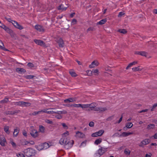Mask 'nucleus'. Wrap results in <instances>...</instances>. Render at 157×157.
<instances>
[{
    "label": "nucleus",
    "instance_id": "35",
    "mask_svg": "<svg viewBox=\"0 0 157 157\" xmlns=\"http://www.w3.org/2000/svg\"><path fill=\"white\" fill-rule=\"evenodd\" d=\"M131 151L128 149H125L124 151V153L125 154L129 155Z\"/></svg>",
    "mask_w": 157,
    "mask_h": 157
},
{
    "label": "nucleus",
    "instance_id": "47",
    "mask_svg": "<svg viewBox=\"0 0 157 157\" xmlns=\"http://www.w3.org/2000/svg\"><path fill=\"white\" fill-rule=\"evenodd\" d=\"M70 73L71 75L73 77H75L77 76L76 73L74 72L70 71Z\"/></svg>",
    "mask_w": 157,
    "mask_h": 157
},
{
    "label": "nucleus",
    "instance_id": "62",
    "mask_svg": "<svg viewBox=\"0 0 157 157\" xmlns=\"http://www.w3.org/2000/svg\"><path fill=\"white\" fill-rule=\"evenodd\" d=\"M148 110V109H143V110H142L141 111H139V113H141L142 112H146Z\"/></svg>",
    "mask_w": 157,
    "mask_h": 157
},
{
    "label": "nucleus",
    "instance_id": "58",
    "mask_svg": "<svg viewBox=\"0 0 157 157\" xmlns=\"http://www.w3.org/2000/svg\"><path fill=\"white\" fill-rule=\"evenodd\" d=\"M40 113V111H38L37 112H36V111L34 112L32 114L33 115L35 116V115H36L37 114H38Z\"/></svg>",
    "mask_w": 157,
    "mask_h": 157
},
{
    "label": "nucleus",
    "instance_id": "48",
    "mask_svg": "<svg viewBox=\"0 0 157 157\" xmlns=\"http://www.w3.org/2000/svg\"><path fill=\"white\" fill-rule=\"evenodd\" d=\"M20 112V110H16L13 111H12L13 115L17 114L18 113Z\"/></svg>",
    "mask_w": 157,
    "mask_h": 157
},
{
    "label": "nucleus",
    "instance_id": "43",
    "mask_svg": "<svg viewBox=\"0 0 157 157\" xmlns=\"http://www.w3.org/2000/svg\"><path fill=\"white\" fill-rule=\"evenodd\" d=\"M21 144L23 145H26L28 144V141L25 140H23L21 141Z\"/></svg>",
    "mask_w": 157,
    "mask_h": 157
},
{
    "label": "nucleus",
    "instance_id": "3",
    "mask_svg": "<svg viewBox=\"0 0 157 157\" xmlns=\"http://www.w3.org/2000/svg\"><path fill=\"white\" fill-rule=\"evenodd\" d=\"M6 19L8 21L11 22L14 25V27L17 29H18L20 30H21L23 29L24 28L21 25L19 24L16 21L12 20L10 18H6Z\"/></svg>",
    "mask_w": 157,
    "mask_h": 157
},
{
    "label": "nucleus",
    "instance_id": "54",
    "mask_svg": "<svg viewBox=\"0 0 157 157\" xmlns=\"http://www.w3.org/2000/svg\"><path fill=\"white\" fill-rule=\"evenodd\" d=\"M17 155L18 157H25L24 155L21 153L18 154Z\"/></svg>",
    "mask_w": 157,
    "mask_h": 157
},
{
    "label": "nucleus",
    "instance_id": "23",
    "mask_svg": "<svg viewBox=\"0 0 157 157\" xmlns=\"http://www.w3.org/2000/svg\"><path fill=\"white\" fill-rule=\"evenodd\" d=\"M105 151V149H103L102 148H100L98 150V154L101 155H103Z\"/></svg>",
    "mask_w": 157,
    "mask_h": 157
},
{
    "label": "nucleus",
    "instance_id": "53",
    "mask_svg": "<svg viewBox=\"0 0 157 157\" xmlns=\"http://www.w3.org/2000/svg\"><path fill=\"white\" fill-rule=\"evenodd\" d=\"M89 125L90 127H93L94 126V123L93 121H91L90 122Z\"/></svg>",
    "mask_w": 157,
    "mask_h": 157
},
{
    "label": "nucleus",
    "instance_id": "12",
    "mask_svg": "<svg viewBox=\"0 0 157 157\" xmlns=\"http://www.w3.org/2000/svg\"><path fill=\"white\" fill-rule=\"evenodd\" d=\"M133 124L131 122H128L126 123L125 126L123 128L124 130H127V128H130L133 126Z\"/></svg>",
    "mask_w": 157,
    "mask_h": 157
},
{
    "label": "nucleus",
    "instance_id": "17",
    "mask_svg": "<svg viewBox=\"0 0 157 157\" xmlns=\"http://www.w3.org/2000/svg\"><path fill=\"white\" fill-rule=\"evenodd\" d=\"M45 128L44 126L41 125H39V131H38V133L39 132H40L42 133H44L45 132Z\"/></svg>",
    "mask_w": 157,
    "mask_h": 157
},
{
    "label": "nucleus",
    "instance_id": "41",
    "mask_svg": "<svg viewBox=\"0 0 157 157\" xmlns=\"http://www.w3.org/2000/svg\"><path fill=\"white\" fill-rule=\"evenodd\" d=\"M34 77V76L33 75H26L25 76V78L26 79H31L33 78Z\"/></svg>",
    "mask_w": 157,
    "mask_h": 157
},
{
    "label": "nucleus",
    "instance_id": "15",
    "mask_svg": "<svg viewBox=\"0 0 157 157\" xmlns=\"http://www.w3.org/2000/svg\"><path fill=\"white\" fill-rule=\"evenodd\" d=\"M99 64V63L97 61H93L89 66L90 68H92L95 67V66H98Z\"/></svg>",
    "mask_w": 157,
    "mask_h": 157
},
{
    "label": "nucleus",
    "instance_id": "31",
    "mask_svg": "<svg viewBox=\"0 0 157 157\" xmlns=\"http://www.w3.org/2000/svg\"><path fill=\"white\" fill-rule=\"evenodd\" d=\"M58 9L59 10H66L67 7H64L63 5H61L59 6Z\"/></svg>",
    "mask_w": 157,
    "mask_h": 157
},
{
    "label": "nucleus",
    "instance_id": "29",
    "mask_svg": "<svg viewBox=\"0 0 157 157\" xmlns=\"http://www.w3.org/2000/svg\"><path fill=\"white\" fill-rule=\"evenodd\" d=\"M9 127L7 126H5L4 128V131L7 134H9L10 132L9 131Z\"/></svg>",
    "mask_w": 157,
    "mask_h": 157
},
{
    "label": "nucleus",
    "instance_id": "52",
    "mask_svg": "<svg viewBox=\"0 0 157 157\" xmlns=\"http://www.w3.org/2000/svg\"><path fill=\"white\" fill-rule=\"evenodd\" d=\"M45 122L46 123H48V124H52L53 123V122L52 121L50 120H48V119H47V120H45Z\"/></svg>",
    "mask_w": 157,
    "mask_h": 157
},
{
    "label": "nucleus",
    "instance_id": "27",
    "mask_svg": "<svg viewBox=\"0 0 157 157\" xmlns=\"http://www.w3.org/2000/svg\"><path fill=\"white\" fill-rule=\"evenodd\" d=\"M9 101L8 99L7 98H5L4 99L0 101V103L4 104L8 102Z\"/></svg>",
    "mask_w": 157,
    "mask_h": 157
},
{
    "label": "nucleus",
    "instance_id": "36",
    "mask_svg": "<svg viewBox=\"0 0 157 157\" xmlns=\"http://www.w3.org/2000/svg\"><path fill=\"white\" fill-rule=\"evenodd\" d=\"M89 107V104H81V108L83 109L88 108Z\"/></svg>",
    "mask_w": 157,
    "mask_h": 157
},
{
    "label": "nucleus",
    "instance_id": "10",
    "mask_svg": "<svg viewBox=\"0 0 157 157\" xmlns=\"http://www.w3.org/2000/svg\"><path fill=\"white\" fill-rule=\"evenodd\" d=\"M150 142V140L149 139H145L141 142L139 146L140 147H143L144 145L148 144Z\"/></svg>",
    "mask_w": 157,
    "mask_h": 157
},
{
    "label": "nucleus",
    "instance_id": "4",
    "mask_svg": "<svg viewBox=\"0 0 157 157\" xmlns=\"http://www.w3.org/2000/svg\"><path fill=\"white\" fill-rule=\"evenodd\" d=\"M30 133L32 137H36L38 136V132L33 126H31L30 127Z\"/></svg>",
    "mask_w": 157,
    "mask_h": 157
},
{
    "label": "nucleus",
    "instance_id": "61",
    "mask_svg": "<svg viewBox=\"0 0 157 157\" xmlns=\"http://www.w3.org/2000/svg\"><path fill=\"white\" fill-rule=\"evenodd\" d=\"M71 22L73 25L75 24L77 22V20L76 19H74L72 20Z\"/></svg>",
    "mask_w": 157,
    "mask_h": 157
},
{
    "label": "nucleus",
    "instance_id": "37",
    "mask_svg": "<svg viewBox=\"0 0 157 157\" xmlns=\"http://www.w3.org/2000/svg\"><path fill=\"white\" fill-rule=\"evenodd\" d=\"M101 141V138H99L96 140L94 142L95 144L98 145L100 144Z\"/></svg>",
    "mask_w": 157,
    "mask_h": 157
},
{
    "label": "nucleus",
    "instance_id": "38",
    "mask_svg": "<svg viewBox=\"0 0 157 157\" xmlns=\"http://www.w3.org/2000/svg\"><path fill=\"white\" fill-rule=\"evenodd\" d=\"M22 101H19L14 102V104L16 105H18L21 106Z\"/></svg>",
    "mask_w": 157,
    "mask_h": 157
},
{
    "label": "nucleus",
    "instance_id": "33",
    "mask_svg": "<svg viewBox=\"0 0 157 157\" xmlns=\"http://www.w3.org/2000/svg\"><path fill=\"white\" fill-rule=\"evenodd\" d=\"M155 127V125L153 124H150L147 125V128L150 129L153 128Z\"/></svg>",
    "mask_w": 157,
    "mask_h": 157
},
{
    "label": "nucleus",
    "instance_id": "39",
    "mask_svg": "<svg viewBox=\"0 0 157 157\" xmlns=\"http://www.w3.org/2000/svg\"><path fill=\"white\" fill-rule=\"evenodd\" d=\"M106 20L105 19H102L99 22L98 24H99L101 25L104 24L106 22Z\"/></svg>",
    "mask_w": 157,
    "mask_h": 157
},
{
    "label": "nucleus",
    "instance_id": "45",
    "mask_svg": "<svg viewBox=\"0 0 157 157\" xmlns=\"http://www.w3.org/2000/svg\"><path fill=\"white\" fill-rule=\"evenodd\" d=\"M147 54V52L144 51H141L140 52V55L146 57Z\"/></svg>",
    "mask_w": 157,
    "mask_h": 157
},
{
    "label": "nucleus",
    "instance_id": "14",
    "mask_svg": "<svg viewBox=\"0 0 157 157\" xmlns=\"http://www.w3.org/2000/svg\"><path fill=\"white\" fill-rule=\"evenodd\" d=\"M57 43L59 44V45L60 47L63 48L64 46V43L63 40L60 38L57 40Z\"/></svg>",
    "mask_w": 157,
    "mask_h": 157
},
{
    "label": "nucleus",
    "instance_id": "57",
    "mask_svg": "<svg viewBox=\"0 0 157 157\" xmlns=\"http://www.w3.org/2000/svg\"><path fill=\"white\" fill-rule=\"evenodd\" d=\"M49 109H44V110H41L40 111V113L41 112H43V113H48V111H47V110Z\"/></svg>",
    "mask_w": 157,
    "mask_h": 157
},
{
    "label": "nucleus",
    "instance_id": "60",
    "mask_svg": "<svg viewBox=\"0 0 157 157\" xmlns=\"http://www.w3.org/2000/svg\"><path fill=\"white\" fill-rule=\"evenodd\" d=\"M113 116H112L110 117H109L107 119V121H110L112 119H113Z\"/></svg>",
    "mask_w": 157,
    "mask_h": 157
},
{
    "label": "nucleus",
    "instance_id": "11",
    "mask_svg": "<svg viewBox=\"0 0 157 157\" xmlns=\"http://www.w3.org/2000/svg\"><path fill=\"white\" fill-rule=\"evenodd\" d=\"M97 104L95 102H93L91 104H89V108L90 109V110L94 111V109L96 108L97 106Z\"/></svg>",
    "mask_w": 157,
    "mask_h": 157
},
{
    "label": "nucleus",
    "instance_id": "25",
    "mask_svg": "<svg viewBox=\"0 0 157 157\" xmlns=\"http://www.w3.org/2000/svg\"><path fill=\"white\" fill-rule=\"evenodd\" d=\"M132 70L134 71H141L142 70V69L140 68V66H138L136 67L132 68Z\"/></svg>",
    "mask_w": 157,
    "mask_h": 157
},
{
    "label": "nucleus",
    "instance_id": "8",
    "mask_svg": "<svg viewBox=\"0 0 157 157\" xmlns=\"http://www.w3.org/2000/svg\"><path fill=\"white\" fill-rule=\"evenodd\" d=\"M35 28L37 31L40 32H44L45 31L44 28L42 26L40 25H36L35 26Z\"/></svg>",
    "mask_w": 157,
    "mask_h": 157
},
{
    "label": "nucleus",
    "instance_id": "56",
    "mask_svg": "<svg viewBox=\"0 0 157 157\" xmlns=\"http://www.w3.org/2000/svg\"><path fill=\"white\" fill-rule=\"evenodd\" d=\"M55 117L58 119H60L62 117V116L59 114L56 115Z\"/></svg>",
    "mask_w": 157,
    "mask_h": 157
},
{
    "label": "nucleus",
    "instance_id": "22",
    "mask_svg": "<svg viewBox=\"0 0 157 157\" xmlns=\"http://www.w3.org/2000/svg\"><path fill=\"white\" fill-rule=\"evenodd\" d=\"M75 101L73 98H70L68 99H67L64 100V102L65 103H68L72 102H73Z\"/></svg>",
    "mask_w": 157,
    "mask_h": 157
},
{
    "label": "nucleus",
    "instance_id": "16",
    "mask_svg": "<svg viewBox=\"0 0 157 157\" xmlns=\"http://www.w3.org/2000/svg\"><path fill=\"white\" fill-rule=\"evenodd\" d=\"M16 71L17 72L20 74L24 73L26 72V70L25 69L20 67L17 68Z\"/></svg>",
    "mask_w": 157,
    "mask_h": 157
},
{
    "label": "nucleus",
    "instance_id": "1",
    "mask_svg": "<svg viewBox=\"0 0 157 157\" xmlns=\"http://www.w3.org/2000/svg\"><path fill=\"white\" fill-rule=\"evenodd\" d=\"M74 143V141L72 140L71 143L67 138H61L59 141L60 144L66 146L65 147L67 149L71 147L73 144Z\"/></svg>",
    "mask_w": 157,
    "mask_h": 157
},
{
    "label": "nucleus",
    "instance_id": "13",
    "mask_svg": "<svg viewBox=\"0 0 157 157\" xmlns=\"http://www.w3.org/2000/svg\"><path fill=\"white\" fill-rule=\"evenodd\" d=\"M107 110L105 107H97L94 109L95 111H98L99 112H102Z\"/></svg>",
    "mask_w": 157,
    "mask_h": 157
},
{
    "label": "nucleus",
    "instance_id": "32",
    "mask_svg": "<svg viewBox=\"0 0 157 157\" xmlns=\"http://www.w3.org/2000/svg\"><path fill=\"white\" fill-rule=\"evenodd\" d=\"M93 73L94 75H98L99 73V71L98 69H93L92 71V74Z\"/></svg>",
    "mask_w": 157,
    "mask_h": 157
},
{
    "label": "nucleus",
    "instance_id": "9",
    "mask_svg": "<svg viewBox=\"0 0 157 157\" xmlns=\"http://www.w3.org/2000/svg\"><path fill=\"white\" fill-rule=\"evenodd\" d=\"M34 41L37 44L39 45L43 46H46L45 43L42 40L35 39Z\"/></svg>",
    "mask_w": 157,
    "mask_h": 157
},
{
    "label": "nucleus",
    "instance_id": "30",
    "mask_svg": "<svg viewBox=\"0 0 157 157\" xmlns=\"http://www.w3.org/2000/svg\"><path fill=\"white\" fill-rule=\"evenodd\" d=\"M117 31L120 33H123L124 34H126L127 33V31L126 30V29H118V30Z\"/></svg>",
    "mask_w": 157,
    "mask_h": 157
},
{
    "label": "nucleus",
    "instance_id": "63",
    "mask_svg": "<svg viewBox=\"0 0 157 157\" xmlns=\"http://www.w3.org/2000/svg\"><path fill=\"white\" fill-rule=\"evenodd\" d=\"M55 111H48V114H52V113H56Z\"/></svg>",
    "mask_w": 157,
    "mask_h": 157
},
{
    "label": "nucleus",
    "instance_id": "46",
    "mask_svg": "<svg viewBox=\"0 0 157 157\" xmlns=\"http://www.w3.org/2000/svg\"><path fill=\"white\" fill-rule=\"evenodd\" d=\"M157 106V103L154 104L152 106L151 110V111H153L154 109Z\"/></svg>",
    "mask_w": 157,
    "mask_h": 157
},
{
    "label": "nucleus",
    "instance_id": "28",
    "mask_svg": "<svg viewBox=\"0 0 157 157\" xmlns=\"http://www.w3.org/2000/svg\"><path fill=\"white\" fill-rule=\"evenodd\" d=\"M0 48L3 50L8 51V50L6 49L4 47V45L2 42L0 40Z\"/></svg>",
    "mask_w": 157,
    "mask_h": 157
},
{
    "label": "nucleus",
    "instance_id": "59",
    "mask_svg": "<svg viewBox=\"0 0 157 157\" xmlns=\"http://www.w3.org/2000/svg\"><path fill=\"white\" fill-rule=\"evenodd\" d=\"M124 14V13L122 12H120L118 15V17H121Z\"/></svg>",
    "mask_w": 157,
    "mask_h": 157
},
{
    "label": "nucleus",
    "instance_id": "34",
    "mask_svg": "<svg viewBox=\"0 0 157 157\" xmlns=\"http://www.w3.org/2000/svg\"><path fill=\"white\" fill-rule=\"evenodd\" d=\"M4 114L6 115H13L12 111H6L4 113Z\"/></svg>",
    "mask_w": 157,
    "mask_h": 157
},
{
    "label": "nucleus",
    "instance_id": "64",
    "mask_svg": "<svg viewBox=\"0 0 157 157\" xmlns=\"http://www.w3.org/2000/svg\"><path fill=\"white\" fill-rule=\"evenodd\" d=\"M26 107L29 106L31 105V103L28 102H25Z\"/></svg>",
    "mask_w": 157,
    "mask_h": 157
},
{
    "label": "nucleus",
    "instance_id": "26",
    "mask_svg": "<svg viewBox=\"0 0 157 157\" xmlns=\"http://www.w3.org/2000/svg\"><path fill=\"white\" fill-rule=\"evenodd\" d=\"M67 113V111L65 110L57 111L56 112V113L60 115L61 114H65Z\"/></svg>",
    "mask_w": 157,
    "mask_h": 157
},
{
    "label": "nucleus",
    "instance_id": "21",
    "mask_svg": "<svg viewBox=\"0 0 157 157\" xmlns=\"http://www.w3.org/2000/svg\"><path fill=\"white\" fill-rule=\"evenodd\" d=\"M6 142V140L5 138H0V144L2 146H4Z\"/></svg>",
    "mask_w": 157,
    "mask_h": 157
},
{
    "label": "nucleus",
    "instance_id": "50",
    "mask_svg": "<svg viewBox=\"0 0 157 157\" xmlns=\"http://www.w3.org/2000/svg\"><path fill=\"white\" fill-rule=\"evenodd\" d=\"M27 66L30 67H34V64L31 63H28Z\"/></svg>",
    "mask_w": 157,
    "mask_h": 157
},
{
    "label": "nucleus",
    "instance_id": "18",
    "mask_svg": "<svg viewBox=\"0 0 157 157\" xmlns=\"http://www.w3.org/2000/svg\"><path fill=\"white\" fill-rule=\"evenodd\" d=\"M132 133L130 132H123L121 135H120V136L126 137L128 135L132 134Z\"/></svg>",
    "mask_w": 157,
    "mask_h": 157
},
{
    "label": "nucleus",
    "instance_id": "44",
    "mask_svg": "<svg viewBox=\"0 0 157 157\" xmlns=\"http://www.w3.org/2000/svg\"><path fill=\"white\" fill-rule=\"evenodd\" d=\"M95 30V29L93 27H90L87 30V32L93 31Z\"/></svg>",
    "mask_w": 157,
    "mask_h": 157
},
{
    "label": "nucleus",
    "instance_id": "55",
    "mask_svg": "<svg viewBox=\"0 0 157 157\" xmlns=\"http://www.w3.org/2000/svg\"><path fill=\"white\" fill-rule=\"evenodd\" d=\"M86 72L89 75L91 76L92 75V71L91 70H87L86 71Z\"/></svg>",
    "mask_w": 157,
    "mask_h": 157
},
{
    "label": "nucleus",
    "instance_id": "24",
    "mask_svg": "<svg viewBox=\"0 0 157 157\" xmlns=\"http://www.w3.org/2000/svg\"><path fill=\"white\" fill-rule=\"evenodd\" d=\"M137 63V61H134L132 63H130L128 66L126 67V69L127 70L128 69V68L131 67L132 66V65H135Z\"/></svg>",
    "mask_w": 157,
    "mask_h": 157
},
{
    "label": "nucleus",
    "instance_id": "19",
    "mask_svg": "<svg viewBox=\"0 0 157 157\" xmlns=\"http://www.w3.org/2000/svg\"><path fill=\"white\" fill-rule=\"evenodd\" d=\"M19 128L17 127H16L14 129L13 133V136H17L18 134L19 133Z\"/></svg>",
    "mask_w": 157,
    "mask_h": 157
},
{
    "label": "nucleus",
    "instance_id": "5",
    "mask_svg": "<svg viewBox=\"0 0 157 157\" xmlns=\"http://www.w3.org/2000/svg\"><path fill=\"white\" fill-rule=\"evenodd\" d=\"M3 29L8 33L12 37H14L15 36V34L13 31L8 27H4Z\"/></svg>",
    "mask_w": 157,
    "mask_h": 157
},
{
    "label": "nucleus",
    "instance_id": "7",
    "mask_svg": "<svg viewBox=\"0 0 157 157\" xmlns=\"http://www.w3.org/2000/svg\"><path fill=\"white\" fill-rule=\"evenodd\" d=\"M104 130H100L98 132L92 134L91 135V136L93 137L101 136L104 133Z\"/></svg>",
    "mask_w": 157,
    "mask_h": 157
},
{
    "label": "nucleus",
    "instance_id": "40",
    "mask_svg": "<svg viewBox=\"0 0 157 157\" xmlns=\"http://www.w3.org/2000/svg\"><path fill=\"white\" fill-rule=\"evenodd\" d=\"M69 135V132L67 131L62 134V136L63 137H65Z\"/></svg>",
    "mask_w": 157,
    "mask_h": 157
},
{
    "label": "nucleus",
    "instance_id": "42",
    "mask_svg": "<svg viewBox=\"0 0 157 157\" xmlns=\"http://www.w3.org/2000/svg\"><path fill=\"white\" fill-rule=\"evenodd\" d=\"M71 106H73V107H76V108H79V107L81 108V104H72V105H71Z\"/></svg>",
    "mask_w": 157,
    "mask_h": 157
},
{
    "label": "nucleus",
    "instance_id": "51",
    "mask_svg": "<svg viewBox=\"0 0 157 157\" xmlns=\"http://www.w3.org/2000/svg\"><path fill=\"white\" fill-rule=\"evenodd\" d=\"M22 134L24 136L26 137L27 136V133L26 131L24 130L22 131Z\"/></svg>",
    "mask_w": 157,
    "mask_h": 157
},
{
    "label": "nucleus",
    "instance_id": "6",
    "mask_svg": "<svg viewBox=\"0 0 157 157\" xmlns=\"http://www.w3.org/2000/svg\"><path fill=\"white\" fill-rule=\"evenodd\" d=\"M49 147L48 144L47 143H45L43 144H41L37 146L36 147L37 150L40 151L43 149L44 148L46 149Z\"/></svg>",
    "mask_w": 157,
    "mask_h": 157
},
{
    "label": "nucleus",
    "instance_id": "49",
    "mask_svg": "<svg viewBox=\"0 0 157 157\" xmlns=\"http://www.w3.org/2000/svg\"><path fill=\"white\" fill-rule=\"evenodd\" d=\"M63 127L65 129H67L68 128V127L66 124L64 123H62V124Z\"/></svg>",
    "mask_w": 157,
    "mask_h": 157
},
{
    "label": "nucleus",
    "instance_id": "20",
    "mask_svg": "<svg viewBox=\"0 0 157 157\" xmlns=\"http://www.w3.org/2000/svg\"><path fill=\"white\" fill-rule=\"evenodd\" d=\"M84 135L82 132L78 131L76 132V136L78 137H83L84 136Z\"/></svg>",
    "mask_w": 157,
    "mask_h": 157
},
{
    "label": "nucleus",
    "instance_id": "2",
    "mask_svg": "<svg viewBox=\"0 0 157 157\" xmlns=\"http://www.w3.org/2000/svg\"><path fill=\"white\" fill-rule=\"evenodd\" d=\"M24 152L25 155L28 157L33 156L36 153V151L33 149L31 148L25 149Z\"/></svg>",
    "mask_w": 157,
    "mask_h": 157
}]
</instances>
